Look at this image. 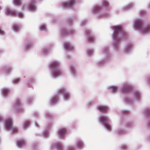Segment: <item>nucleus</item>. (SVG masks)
<instances>
[{"label":"nucleus","instance_id":"obj_49","mask_svg":"<svg viewBox=\"0 0 150 150\" xmlns=\"http://www.w3.org/2000/svg\"><path fill=\"white\" fill-rule=\"evenodd\" d=\"M30 11V12H34V11H34V10H29Z\"/></svg>","mask_w":150,"mask_h":150},{"label":"nucleus","instance_id":"obj_18","mask_svg":"<svg viewBox=\"0 0 150 150\" xmlns=\"http://www.w3.org/2000/svg\"><path fill=\"white\" fill-rule=\"evenodd\" d=\"M26 143L25 140L23 139L17 141L16 144L18 147L21 148Z\"/></svg>","mask_w":150,"mask_h":150},{"label":"nucleus","instance_id":"obj_42","mask_svg":"<svg viewBox=\"0 0 150 150\" xmlns=\"http://www.w3.org/2000/svg\"><path fill=\"white\" fill-rule=\"evenodd\" d=\"M5 34V33L4 31L2 30L0 28V35H3Z\"/></svg>","mask_w":150,"mask_h":150},{"label":"nucleus","instance_id":"obj_21","mask_svg":"<svg viewBox=\"0 0 150 150\" xmlns=\"http://www.w3.org/2000/svg\"><path fill=\"white\" fill-rule=\"evenodd\" d=\"M9 91V89L6 88H3L1 90L2 95L4 97H6L7 96Z\"/></svg>","mask_w":150,"mask_h":150},{"label":"nucleus","instance_id":"obj_45","mask_svg":"<svg viewBox=\"0 0 150 150\" xmlns=\"http://www.w3.org/2000/svg\"><path fill=\"white\" fill-rule=\"evenodd\" d=\"M140 12L142 15H144L145 13V11L143 10L141 11Z\"/></svg>","mask_w":150,"mask_h":150},{"label":"nucleus","instance_id":"obj_38","mask_svg":"<svg viewBox=\"0 0 150 150\" xmlns=\"http://www.w3.org/2000/svg\"><path fill=\"white\" fill-rule=\"evenodd\" d=\"M29 7L30 9H35L36 8L35 6L33 4H32L31 5H30Z\"/></svg>","mask_w":150,"mask_h":150},{"label":"nucleus","instance_id":"obj_5","mask_svg":"<svg viewBox=\"0 0 150 150\" xmlns=\"http://www.w3.org/2000/svg\"><path fill=\"white\" fill-rule=\"evenodd\" d=\"M55 148L58 150H75V148L73 146H70L65 149L63 148L62 144L59 142H54L50 146L51 150Z\"/></svg>","mask_w":150,"mask_h":150},{"label":"nucleus","instance_id":"obj_3","mask_svg":"<svg viewBox=\"0 0 150 150\" xmlns=\"http://www.w3.org/2000/svg\"><path fill=\"white\" fill-rule=\"evenodd\" d=\"M142 24V22L141 20L136 19L133 22V28L134 30H139L143 34L149 33L150 32V27L148 25L143 26Z\"/></svg>","mask_w":150,"mask_h":150},{"label":"nucleus","instance_id":"obj_9","mask_svg":"<svg viewBox=\"0 0 150 150\" xmlns=\"http://www.w3.org/2000/svg\"><path fill=\"white\" fill-rule=\"evenodd\" d=\"M5 14L7 16H17L19 18H23L24 14L21 12H18L16 10H6Z\"/></svg>","mask_w":150,"mask_h":150},{"label":"nucleus","instance_id":"obj_27","mask_svg":"<svg viewBox=\"0 0 150 150\" xmlns=\"http://www.w3.org/2000/svg\"><path fill=\"white\" fill-rule=\"evenodd\" d=\"M33 44L32 42H28L26 43L23 48L24 50H28L29 49L33 46Z\"/></svg>","mask_w":150,"mask_h":150},{"label":"nucleus","instance_id":"obj_10","mask_svg":"<svg viewBox=\"0 0 150 150\" xmlns=\"http://www.w3.org/2000/svg\"><path fill=\"white\" fill-rule=\"evenodd\" d=\"M59 93L62 94L63 98L64 101H67L70 99L71 98L70 93L64 88H61L59 89Z\"/></svg>","mask_w":150,"mask_h":150},{"label":"nucleus","instance_id":"obj_11","mask_svg":"<svg viewBox=\"0 0 150 150\" xmlns=\"http://www.w3.org/2000/svg\"><path fill=\"white\" fill-rule=\"evenodd\" d=\"M67 133V129L64 127L60 128L57 131V135L61 139H63L65 137Z\"/></svg>","mask_w":150,"mask_h":150},{"label":"nucleus","instance_id":"obj_23","mask_svg":"<svg viewBox=\"0 0 150 150\" xmlns=\"http://www.w3.org/2000/svg\"><path fill=\"white\" fill-rule=\"evenodd\" d=\"M118 87L116 86L111 85L109 86L108 87V89L110 90L113 93H115L118 90Z\"/></svg>","mask_w":150,"mask_h":150},{"label":"nucleus","instance_id":"obj_17","mask_svg":"<svg viewBox=\"0 0 150 150\" xmlns=\"http://www.w3.org/2000/svg\"><path fill=\"white\" fill-rule=\"evenodd\" d=\"M133 47V45L132 43H130L127 44L125 47L123 51L125 53H127L130 51L132 49Z\"/></svg>","mask_w":150,"mask_h":150},{"label":"nucleus","instance_id":"obj_24","mask_svg":"<svg viewBox=\"0 0 150 150\" xmlns=\"http://www.w3.org/2000/svg\"><path fill=\"white\" fill-rule=\"evenodd\" d=\"M97 109L100 112H105L108 110V108L105 105H100L97 106Z\"/></svg>","mask_w":150,"mask_h":150},{"label":"nucleus","instance_id":"obj_43","mask_svg":"<svg viewBox=\"0 0 150 150\" xmlns=\"http://www.w3.org/2000/svg\"><path fill=\"white\" fill-rule=\"evenodd\" d=\"M45 116H46V117H50V115L49 113H47L45 114Z\"/></svg>","mask_w":150,"mask_h":150},{"label":"nucleus","instance_id":"obj_25","mask_svg":"<svg viewBox=\"0 0 150 150\" xmlns=\"http://www.w3.org/2000/svg\"><path fill=\"white\" fill-rule=\"evenodd\" d=\"M49 50V49L48 47H44L41 49L40 52L42 54L45 56L48 54Z\"/></svg>","mask_w":150,"mask_h":150},{"label":"nucleus","instance_id":"obj_33","mask_svg":"<svg viewBox=\"0 0 150 150\" xmlns=\"http://www.w3.org/2000/svg\"><path fill=\"white\" fill-rule=\"evenodd\" d=\"M30 122L29 120H27L25 121L24 122V125L23 127L26 128L28 127L30 125Z\"/></svg>","mask_w":150,"mask_h":150},{"label":"nucleus","instance_id":"obj_47","mask_svg":"<svg viewBox=\"0 0 150 150\" xmlns=\"http://www.w3.org/2000/svg\"><path fill=\"white\" fill-rule=\"evenodd\" d=\"M35 124L36 127H38L39 126V125L36 122H35Z\"/></svg>","mask_w":150,"mask_h":150},{"label":"nucleus","instance_id":"obj_41","mask_svg":"<svg viewBox=\"0 0 150 150\" xmlns=\"http://www.w3.org/2000/svg\"><path fill=\"white\" fill-rule=\"evenodd\" d=\"M87 21L86 20H84L82 21L81 23V25L82 26L84 25L86 23Z\"/></svg>","mask_w":150,"mask_h":150},{"label":"nucleus","instance_id":"obj_20","mask_svg":"<svg viewBox=\"0 0 150 150\" xmlns=\"http://www.w3.org/2000/svg\"><path fill=\"white\" fill-rule=\"evenodd\" d=\"M76 144L77 147L80 149H82L83 148L84 144L81 139H78L76 142Z\"/></svg>","mask_w":150,"mask_h":150},{"label":"nucleus","instance_id":"obj_1","mask_svg":"<svg viewBox=\"0 0 150 150\" xmlns=\"http://www.w3.org/2000/svg\"><path fill=\"white\" fill-rule=\"evenodd\" d=\"M112 28L114 30L112 37L114 39V47L117 49L119 47V42L125 38L127 34L123 29L122 25H114L112 26Z\"/></svg>","mask_w":150,"mask_h":150},{"label":"nucleus","instance_id":"obj_13","mask_svg":"<svg viewBox=\"0 0 150 150\" xmlns=\"http://www.w3.org/2000/svg\"><path fill=\"white\" fill-rule=\"evenodd\" d=\"M70 75L73 77H75L77 75V72L75 67L72 65H70L69 67Z\"/></svg>","mask_w":150,"mask_h":150},{"label":"nucleus","instance_id":"obj_2","mask_svg":"<svg viewBox=\"0 0 150 150\" xmlns=\"http://www.w3.org/2000/svg\"><path fill=\"white\" fill-rule=\"evenodd\" d=\"M61 63L58 60H55L51 62L49 64V67L52 72V76L54 78L62 75V70L59 67Z\"/></svg>","mask_w":150,"mask_h":150},{"label":"nucleus","instance_id":"obj_46","mask_svg":"<svg viewBox=\"0 0 150 150\" xmlns=\"http://www.w3.org/2000/svg\"><path fill=\"white\" fill-rule=\"evenodd\" d=\"M31 101V99L29 98L27 100V102L28 104H29L30 102Z\"/></svg>","mask_w":150,"mask_h":150},{"label":"nucleus","instance_id":"obj_7","mask_svg":"<svg viewBox=\"0 0 150 150\" xmlns=\"http://www.w3.org/2000/svg\"><path fill=\"white\" fill-rule=\"evenodd\" d=\"M102 53L104 55V57L102 60L98 62L97 64L99 65L103 64L107 62L110 57V54L109 53L107 47H105L103 48Z\"/></svg>","mask_w":150,"mask_h":150},{"label":"nucleus","instance_id":"obj_26","mask_svg":"<svg viewBox=\"0 0 150 150\" xmlns=\"http://www.w3.org/2000/svg\"><path fill=\"white\" fill-rule=\"evenodd\" d=\"M2 71L4 73L6 74H9L11 72V67H6L1 69Z\"/></svg>","mask_w":150,"mask_h":150},{"label":"nucleus","instance_id":"obj_50","mask_svg":"<svg viewBox=\"0 0 150 150\" xmlns=\"http://www.w3.org/2000/svg\"><path fill=\"white\" fill-rule=\"evenodd\" d=\"M1 6H0V9H1Z\"/></svg>","mask_w":150,"mask_h":150},{"label":"nucleus","instance_id":"obj_8","mask_svg":"<svg viewBox=\"0 0 150 150\" xmlns=\"http://www.w3.org/2000/svg\"><path fill=\"white\" fill-rule=\"evenodd\" d=\"M141 98V94L138 91H135L133 93L132 98L131 99L129 98H127L125 100V102L127 103H130L133 100H139Z\"/></svg>","mask_w":150,"mask_h":150},{"label":"nucleus","instance_id":"obj_19","mask_svg":"<svg viewBox=\"0 0 150 150\" xmlns=\"http://www.w3.org/2000/svg\"><path fill=\"white\" fill-rule=\"evenodd\" d=\"M85 32L87 35V39L88 41L90 42L94 41V39L93 36L90 34L89 30L87 29L85 31Z\"/></svg>","mask_w":150,"mask_h":150},{"label":"nucleus","instance_id":"obj_14","mask_svg":"<svg viewBox=\"0 0 150 150\" xmlns=\"http://www.w3.org/2000/svg\"><path fill=\"white\" fill-rule=\"evenodd\" d=\"M63 47L64 49L66 50H72L74 49V47L69 42H66L64 43Z\"/></svg>","mask_w":150,"mask_h":150},{"label":"nucleus","instance_id":"obj_44","mask_svg":"<svg viewBox=\"0 0 150 150\" xmlns=\"http://www.w3.org/2000/svg\"><path fill=\"white\" fill-rule=\"evenodd\" d=\"M3 120V117L1 115H0V122L2 121Z\"/></svg>","mask_w":150,"mask_h":150},{"label":"nucleus","instance_id":"obj_34","mask_svg":"<svg viewBox=\"0 0 150 150\" xmlns=\"http://www.w3.org/2000/svg\"><path fill=\"white\" fill-rule=\"evenodd\" d=\"M109 4L108 1L105 0H103L102 2V5L103 6L107 7L108 6Z\"/></svg>","mask_w":150,"mask_h":150},{"label":"nucleus","instance_id":"obj_29","mask_svg":"<svg viewBox=\"0 0 150 150\" xmlns=\"http://www.w3.org/2000/svg\"><path fill=\"white\" fill-rule=\"evenodd\" d=\"M62 34L65 36L69 35H71V33H72L71 31H67L66 30H63L62 31Z\"/></svg>","mask_w":150,"mask_h":150},{"label":"nucleus","instance_id":"obj_30","mask_svg":"<svg viewBox=\"0 0 150 150\" xmlns=\"http://www.w3.org/2000/svg\"><path fill=\"white\" fill-rule=\"evenodd\" d=\"M49 133L48 130L46 129L44 130L43 132L42 135L43 137H49Z\"/></svg>","mask_w":150,"mask_h":150},{"label":"nucleus","instance_id":"obj_40","mask_svg":"<svg viewBox=\"0 0 150 150\" xmlns=\"http://www.w3.org/2000/svg\"><path fill=\"white\" fill-rule=\"evenodd\" d=\"M127 148V146L126 145H123L121 146L120 147L121 149L122 150H125Z\"/></svg>","mask_w":150,"mask_h":150},{"label":"nucleus","instance_id":"obj_31","mask_svg":"<svg viewBox=\"0 0 150 150\" xmlns=\"http://www.w3.org/2000/svg\"><path fill=\"white\" fill-rule=\"evenodd\" d=\"M94 52V51L93 49H89L87 50V53L88 56L90 57L92 55Z\"/></svg>","mask_w":150,"mask_h":150},{"label":"nucleus","instance_id":"obj_28","mask_svg":"<svg viewBox=\"0 0 150 150\" xmlns=\"http://www.w3.org/2000/svg\"><path fill=\"white\" fill-rule=\"evenodd\" d=\"M12 29L15 32H18L19 29L18 26L17 24H14L12 26Z\"/></svg>","mask_w":150,"mask_h":150},{"label":"nucleus","instance_id":"obj_16","mask_svg":"<svg viewBox=\"0 0 150 150\" xmlns=\"http://www.w3.org/2000/svg\"><path fill=\"white\" fill-rule=\"evenodd\" d=\"M75 3V0H70L69 2H64L62 4V6L63 7H71Z\"/></svg>","mask_w":150,"mask_h":150},{"label":"nucleus","instance_id":"obj_22","mask_svg":"<svg viewBox=\"0 0 150 150\" xmlns=\"http://www.w3.org/2000/svg\"><path fill=\"white\" fill-rule=\"evenodd\" d=\"M59 94L57 95L53 96L50 100V103L51 105H54L57 103V101L59 100V98L58 96Z\"/></svg>","mask_w":150,"mask_h":150},{"label":"nucleus","instance_id":"obj_39","mask_svg":"<svg viewBox=\"0 0 150 150\" xmlns=\"http://www.w3.org/2000/svg\"><path fill=\"white\" fill-rule=\"evenodd\" d=\"M124 132V130L122 129L118 130L117 131V132L118 134H122Z\"/></svg>","mask_w":150,"mask_h":150},{"label":"nucleus","instance_id":"obj_48","mask_svg":"<svg viewBox=\"0 0 150 150\" xmlns=\"http://www.w3.org/2000/svg\"><path fill=\"white\" fill-rule=\"evenodd\" d=\"M147 125L148 127H150V120L149 122H148Z\"/></svg>","mask_w":150,"mask_h":150},{"label":"nucleus","instance_id":"obj_15","mask_svg":"<svg viewBox=\"0 0 150 150\" xmlns=\"http://www.w3.org/2000/svg\"><path fill=\"white\" fill-rule=\"evenodd\" d=\"M130 87L131 86L129 84L127 83H125L122 86L120 89V91L122 93L125 92L129 90Z\"/></svg>","mask_w":150,"mask_h":150},{"label":"nucleus","instance_id":"obj_6","mask_svg":"<svg viewBox=\"0 0 150 150\" xmlns=\"http://www.w3.org/2000/svg\"><path fill=\"white\" fill-rule=\"evenodd\" d=\"M99 120L107 130L110 131L111 130V126L108 123L109 120L108 117L104 115L100 116L99 118Z\"/></svg>","mask_w":150,"mask_h":150},{"label":"nucleus","instance_id":"obj_12","mask_svg":"<svg viewBox=\"0 0 150 150\" xmlns=\"http://www.w3.org/2000/svg\"><path fill=\"white\" fill-rule=\"evenodd\" d=\"M16 106L14 109L17 113H19L23 111V109L21 107V105L20 100L18 99L16 100L15 102Z\"/></svg>","mask_w":150,"mask_h":150},{"label":"nucleus","instance_id":"obj_36","mask_svg":"<svg viewBox=\"0 0 150 150\" xmlns=\"http://www.w3.org/2000/svg\"><path fill=\"white\" fill-rule=\"evenodd\" d=\"M20 80V79L18 78H15L13 80L12 82L13 84L16 83H18Z\"/></svg>","mask_w":150,"mask_h":150},{"label":"nucleus","instance_id":"obj_35","mask_svg":"<svg viewBox=\"0 0 150 150\" xmlns=\"http://www.w3.org/2000/svg\"><path fill=\"white\" fill-rule=\"evenodd\" d=\"M20 0H14L13 3L16 6H19L20 5Z\"/></svg>","mask_w":150,"mask_h":150},{"label":"nucleus","instance_id":"obj_37","mask_svg":"<svg viewBox=\"0 0 150 150\" xmlns=\"http://www.w3.org/2000/svg\"><path fill=\"white\" fill-rule=\"evenodd\" d=\"M144 112L146 114H149L150 113V110L149 108L146 109L144 110Z\"/></svg>","mask_w":150,"mask_h":150},{"label":"nucleus","instance_id":"obj_32","mask_svg":"<svg viewBox=\"0 0 150 150\" xmlns=\"http://www.w3.org/2000/svg\"><path fill=\"white\" fill-rule=\"evenodd\" d=\"M39 29L41 31H46L47 29L46 25L45 24L41 25L39 27Z\"/></svg>","mask_w":150,"mask_h":150},{"label":"nucleus","instance_id":"obj_4","mask_svg":"<svg viewBox=\"0 0 150 150\" xmlns=\"http://www.w3.org/2000/svg\"><path fill=\"white\" fill-rule=\"evenodd\" d=\"M13 120L11 118H7L4 122V129L6 131H11L12 132H15L18 130V128L15 127H13Z\"/></svg>","mask_w":150,"mask_h":150}]
</instances>
